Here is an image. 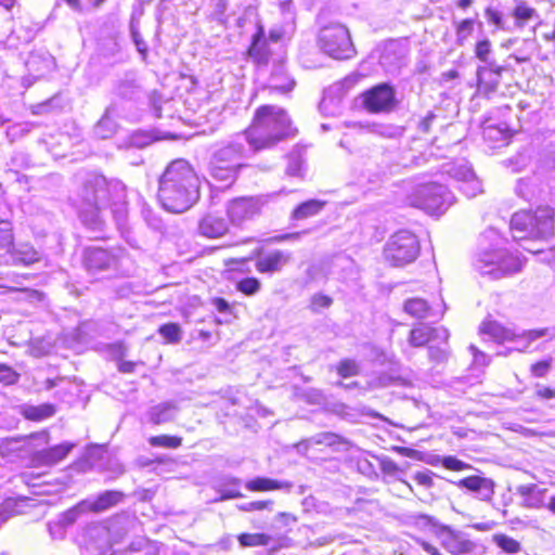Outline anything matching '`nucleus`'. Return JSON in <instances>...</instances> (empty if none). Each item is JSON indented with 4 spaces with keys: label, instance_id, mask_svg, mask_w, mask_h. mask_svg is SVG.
I'll return each mask as SVG.
<instances>
[{
    "label": "nucleus",
    "instance_id": "nucleus-1",
    "mask_svg": "<svg viewBox=\"0 0 555 555\" xmlns=\"http://www.w3.org/2000/svg\"><path fill=\"white\" fill-rule=\"evenodd\" d=\"M78 209L81 222L92 231H103L106 209L122 230L128 220L126 185L118 179H107L98 172L86 173L77 191Z\"/></svg>",
    "mask_w": 555,
    "mask_h": 555
},
{
    "label": "nucleus",
    "instance_id": "nucleus-2",
    "mask_svg": "<svg viewBox=\"0 0 555 555\" xmlns=\"http://www.w3.org/2000/svg\"><path fill=\"white\" fill-rule=\"evenodd\" d=\"M158 198L175 214L190 209L199 198V179L185 159L172 160L158 180Z\"/></svg>",
    "mask_w": 555,
    "mask_h": 555
},
{
    "label": "nucleus",
    "instance_id": "nucleus-3",
    "mask_svg": "<svg viewBox=\"0 0 555 555\" xmlns=\"http://www.w3.org/2000/svg\"><path fill=\"white\" fill-rule=\"evenodd\" d=\"M296 133L297 129L283 108L276 105H262L256 109L251 125L242 135L253 153H256L294 138Z\"/></svg>",
    "mask_w": 555,
    "mask_h": 555
},
{
    "label": "nucleus",
    "instance_id": "nucleus-4",
    "mask_svg": "<svg viewBox=\"0 0 555 555\" xmlns=\"http://www.w3.org/2000/svg\"><path fill=\"white\" fill-rule=\"evenodd\" d=\"M242 134L220 146L210 156L208 171L210 177L229 186L233 184L238 176L241 168L245 166V160L253 153L249 145Z\"/></svg>",
    "mask_w": 555,
    "mask_h": 555
},
{
    "label": "nucleus",
    "instance_id": "nucleus-5",
    "mask_svg": "<svg viewBox=\"0 0 555 555\" xmlns=\"http://www.w3.org/2000/svg\"><path fill=\"white\" fill-rule=\"evenodd\" d=\"M555 214L550 206H540L533 212L517 211L511 219V232L515 241H547L554 236Z\"/></svg>",
    "mask_w": 555,
    "mask_h": 555
},
{
    "label": "nucleus",
    "instance_id": "nucleus-6",
    "mask_svg": "<svg viewBox=\"0 0 555 555\" xmlns=\"http://www.w3.org/2000/svg\"><path fill=\"white\" fill-rule=\"evenodd\" d=\"M408 201L429 215H440L454 203V195L442 184L426 183L417 185Z\"/></svg>",
    "mask_w": 555,
    "mask_h": 555
},
{
    "label": "nucleus",
    "instance_id": "nucleus-7",
    "mask_svg": "<svg viewBox=\"0 0 555 555\" xmlns=\"http://www.w3.org/2000/svg\"><path fill=\"white\" fill-rule=\"evenodd\" d=\"M475 267L480 274L498 280L519 272L522 262L517 255L498 249L479 254Z\"/></svg>",
    "mask_w": 555,
    "mask_h": 555
},
{
    "label": "nucleus",
    "instance_id": "nucleus-8",
    "mask_svg": "<svg viewBox=\"0 0 555 555\" xmlns=\"http://www.w3.org/2000/svg\"><path fill=\"white\" fill-rule=\"evenodd\" d=\"M420 242L408 230L392 234L384 246V258L392 267H404L415 261L420 255Z\"/></svg>",
    "mask_w": 555,
    "mask_h": 555
},
{
    "label": "nucleus",
    "instance_id": "nucleus-9",
    "mask_svg": "<svg viewBox=\"0 0 555 555\" xmlns=\"http://www.w3.org/2000/svg\"><path fill=\"white\" fill-rule=\"evenodd\" d=\"M320 49L337 60L350 59L354 54L350 34L341 24H331L320 29L318 35Z\"/></svg>",
    "mask_w": 555,
    "mask_h": 555
},
{
    "label": "nucleus",
    "instance_id": "nucleus-10",
    "mask_svg": "<svg viewBox=\"0 0 555 555\" xmlns=\"http://www.w3.org/2000/svg\"><path fill=\"white\" fill-rule=\"evenodd\" d=\"M509 60H514L516 63H526L530 60V54H526L522 52L513 53L508 55L503 65H499L498 63H490L489 65L478 66L477 90L479 94L490 99L498 92V88L501 83L502 74L512 67Z\"/></svg>",
    "mask_w": 555,
    "mask_h": 555
},
{
    "label": "nucleus",
    "instance_id": "nucleus-11",
    "mask_svg": "<svg viewBox=\"0 0 555 555\" xmlns=\"http://www.w3.org/2000/svg\"><path fill=\"white\" fill-rule=\"evenodd\" d=\"M122 250L105 249L102 247H88L83 251V264L88 272L96 274L103 271L116 269Z\"/></svg>",
    "mask_w": 555,
    "mask_h": 555
},
{
    "label": "nucleus",
    "instance_id": "nucleus-12",
    "mask_svg": "<svg viewBox=\"0 0 555 555\" xmlns=\"http://www.w3.org/2000/svg\"><path fill=\"white\" fill-rule=\"evenodd\" d=\"M263 205L264 199L259 196L237 197L229 202L227 214L233 225L241 227L244 222L259 216Z\"/></svg>",
    "mask_w": 555,
    "mask_h": 555
},
{
    "label": "nucleus",
    "instance_id": "nucleus-13",
    "mask_svg": "<svg viewBox=\"0 0 555 555\" xmlns=\"http://www.w3.org/2000/svg\"><path fill=\"white\" fill-rule=\"evenodd\" d=\"M441 545L452 555H475L477 544L466 532L441 525L438 530Z\"/></svg>",
    "mask_w": 555,
    "mask_h": 555
},
{
    "label": "nucleus",
    "instance_id": "nucleus-14",
    "mask_svg": "<svg viewBox=\"0 0 555 555\" xmlns=\"http://www.w3.org/2000/svg\"><path fill=\"white\" fill-rule=\"evenodd\" d=\"M363 106L371 113L390 112L397 105L396 90L388 83H379L362 94Z\"/></svg>",
    "mask_w": 555,
    "mask_h": 555
},
{
    "label": "nucleus",
    "instance_id": "nucleus-15",
    "mask_svg": "<svg viewBox=\"0 0 555 555\" xmlns=\"http://www.w3.org/2000/svg\"><path fill=\"white\" fill-rule=\"evenodd\" d=\"M455 485L461 489L472 492L478 500L490 502L494 495L495 482L491 478L482 476H468Z\"/></svg>",
    "mask_w": 555,
    "mask_h": 555
},
{
    "label": "nucleus",
    "instance_id": "nucleus-16",
    "mask_svg": "<svg viewBox=\"0 0 555 555\" xmlns=\"http://www.w3.org/2000/svg\"><path fill=\"white\" fill-rule=\"evenodd\" d=\"M114 95L120 101L138 102L143 95V88L133 73H127L116 80Z\"/></svg>",
    "mask_w": 555,
    "mask_h": 555
},
{
    "label": "nucleus",
    "instance_id": "nucleus-17",
    "mask_svg": "<svg viewBox=\"0 0 555 555\" xmlns=\"http://www.w3.org/2000/svg\"><path fill=\"white\" fill-rule=\"evenodd\" d=\"M75 443L62 442L48 449L37 451L31 462L34 466H54L64 460L68 453L75 448Z\"/></svg>",
    "mask_w": 555,
    "mask_h": 555
},
{
    "label": "nucleus",
    "instance_id": "nucleus-18",
    "mask_svg": "<svg viewBox=\"0 0 555 555\" xmlns=\"http://www.w3.org/2000/svg\"><path fill=\"white\" fill-rule=\"evenodd\" d=\"M292 255L288 251L274 249L261 254L255 263V267L260 273L272 274L281 271L289 261Z\"/></svg>",
    "mask_w": 555,
    "mask_h": 555
},
{
    "label": "nucleus",
    "instance_id": "nucleus-19",
    "mask_svg": "<svg viewBox=\"0 0 555 555\" xmlns=\"http://www.w3.org/2000/svg\"><path fill=\"white\" fill-rule=\"evenodd\" d=\"M405 50L398 41L386 42L383 47L379 63L388 73H396L404 64Z\"/></svg>",
    "mask_w": 555,
    "mask_h": 555
},
{
    "label": "nucleus",
    "instance_id": "nucleus-20",
    "mask_svg": "<svg viewBox=\"0 0 555 555\" xmlns=\"http://www.w3.org/2000/svg\"><path fill=\"white\" fill-rule=\"evenodd\" d=\"M511 15L514 18V27L517 29L525 28L531 22H534L535 25H538L540 21L538 11L534 8L529 7L527 2L522 0L515 1V7L512 10Z\"/></svg>",
    "mask_w": 555,
    "mask_h": 555
},
{
    "label": "nucleus",
    "instance_id": "nucleus-21",
    "mask_svg": "<svg viewBox=\"0 0 555 555\" xmlns=\"http://www.w3.org/2000/svg\"><path fill=\"white\" fill-rule=\"evenodd\" d=\"M116 112L117 107L115 103H112L106 107L103 116L93 128V133L96 138L105 140L112 138L116 133L118 125L113 117Z\"/></svg>",
    "mask_w": 555,
    "mask_h": 555
},
{
    "label": "nucleus",
    "instance_id": "nucleus-22",
    "mask_svg": "<svg viewBox=\"0 0 555 555\" xmlns=\"http://www.w3.org/2000/svg\"><path fill=\"white\" fill-rule=\"evenodd\" d=\"M229 230L228 222L224 218L207 215L205 216L199 224L198 231L203 236L209 238H217L224 235Z\"/></svg>",
    "mask_w": 555,
    "mask_h": 555
},
{
    "label": "nucleus",
    "instance_id": "nucleus-23",
    "mask_svg": "<svg viewBox=\"0 0 555 555\" xmlns=\"http://www.w3.org/2000/svg\"><path fill=\"white\" fill-rule=\"evenodd\" d=\"M9 255L11 263L15 266H30L40 260L39 253L28 244L14 246Z\"/></svg>",
    "mask_w": 555,
    "mask_h": 555
},
{
    "label": "nucleus",
    "instance_id": "nucleus-24",
    "mask_svg": "<svg viewBox=\"0 0 555 555\" xmlns=\"http://www.w3.org/2000/svg\"><path fill=\"white\" fill-rule=\"evenodd\" d=\"M87 505V502H81L79 505L67 509L66 512L59 515L57 519L48 524V530L50 535H54L53 529L56 527L59 529L60 535H64V530L66 527L73 525L77 518L79 517L82 506Z\"/></svg>",
    "mask_w": 555,
    "mask_h": 555
},
{
    "label": "nucleus",
    "instance_id": "nucleus-25",
    "mask_svg": "<svg viewBox=\"0 0 555 555\" xmlns=\"http://www.w3.org/2000/svg\"><path fill=\"white\" fill-rule=\"evenodd\" d=\"M178 408L172 402H163L150 409L147 416L149 421L154 425H160L164 423L171 422Z\"/></svg>",
    "mask_w": 555,
    "mask_h": 555
},
{
    "label": "nucleus",
    "instance_id": "nucleus-26",
    "mask_svg": "<svg viewBox=\"0 0 555 555\" xmlns=\"http://www.w3.org/2000/svg\"><path fill=\"white\" fill-rule=\"evenodd\" d=\"M480 333L488 335L498 343L512 341L516 337V333L514 331L502 326L495 321L483 322L480 325Z\"/></svg>",
    "mask_w": 555,
    "mask_h": 555
},
{
    "label": "nucleus",
    "instance_id": "nucleus-27",
    "mask_svg": "<svg viewBox=\"0 0 555 555\" xmlns=\"http://www.w3.org/2000/svg\"><path fill=\"white\" fill-rule=\"evenodd\" d=\"M517 493L522 496V505L528 508H539L543 506L544 490L537 485H521L517 487Z\"/></svg>",
    "mask_w": 555,
    "mask_h": 555
},
{
    "label": "nucleus",
    "instance_id": "nucleus-28",
    "mask_svg": "<svg viewBox=\"0 0 555 555\" xmlns=\"http://www.w3.org/2000/svg\"><path fill=\"white\" fill-rule=\"evenodd\" d=\"M124 498V493L115 490H107L98 495L93 501H86L89 509L93 512H103L118 504Z\"/></svg>",
    "mask_w": 555,
    "mask_h": 555
},
{
    "label": "nucleus",
    "instance_id": "nucleus-29",
    "mask_svg": "<svg viewBox=\"0 0 555 555\" xmlns=\"http://www.w3.org/2000/svg\"><path fill=\"white\" fill-rule=\"evenodd\" d=\"M245 487L249 491H270L280 489L291 490L293 483L289 481H280L266 477H257L253 480L247 481Z\"/></svg>",
    "mask_w": 555,
    "mask_h": 555
},
{
    "label": "nucleus",
    "instance_id": "nucleus-30",
    "mask_svg": "<svg viewBox=\"0 0 555 555\" xmlns=\"http://www.w3.org/2000/svg\"><path fill=\"white\" fill-rule=\"evenodd\" d=\"M545 336H550V338H552L555 336V332L551 328L524 331L520 334H516V337L513 341L517 343L516 349L520 352H524L529 348L532 341Z\"/></svg>",
    "mask_w": 555,
    "mask_h": 555
},
{
    "label": "nucleus",
    "instance_id": "nucleus-31",
    "mask_svg": "<svg viewBox=\"0 0 555 555\" xmlns=\"http://www.w3.org/2000/svg\"><path fill=\"white\" fill-rule=\"evenodd\" d=\"M325 202L319 199H309L299 204L292 212V219L305 220L310 217L318 215L323 207Z\"/></svg>",
    "mask_w": 555,
    "mask_h": 555
},
{
    "label": "nucleus",
    "instance_id": "nucleus-32",
    "mask_svg": "<svg viewBox=\"0 0 555 555\" xmlns=\"http://www.w3.org/2000/svg\"><path fill=\"white\" fill-rule=\"evenodd\" d=\"M404 311L417 319H425L433 314L427 301L418 297L405 300Z\"/></svg>",
    "mask_w": 555,
    "mask_h": 555
},
{
    "label": "nucleus",
    "instance_id": "nucleus-33",
    "mask_svg": "<svg viewBox=\"0 0 555 555\" xmlns=\"http://www.w3.org/2000/svg\"><path fill=\"white\" fill-rule=\"evenodd\" d=\"M294 86L295 81L285 76L282 67H278L270 77L269 87L281 93L289 92Z\"/></svg>",
    "mask_w": 555,
    "mask_h": 555
},
{
    "label": "nucleus",
    "instance_id": "nucleus-34",
    "mask_svg": "<svg viewBox=\"0 0 555 555\" xmlns=\"http://www.w3.org/2000/svg\"><path fill=\"white\" fill-rule=\"evenodd\" d=\"M343 438L334 433H319L308 439L302 440L299 442L298 447H304L305 449H308L312 444H324L327 447L335 446L337 443H340Z\"/></svg>",
    "mask_w": 555,
    "mask_h": 555
},
{
    "label": "nucleus",
    "instance_id": "nucleus-35",
    "mask_svg": "<svg viewBox=\"0 0 555 555\" xmlns=\"http://www.w3.org/2000/svg\"><path fill=\"white\" fill-rule=\"evenodd\" d=\"M55 414V406L50 403L29 405L24 409V416L30 421H43Z\"/></svg>",
    "mask_w": 555,
    "mask_h": 555
},
{
    "label": "nucleus",
    "instance_id": "nucleus-36",
    "mask_svg": "<svg viewBox=\"0 0 555 555\" xmlns=\"http://www.w3.org/2000/svg\"><path fill=\"white\" fill-rule=\"evenodd\" d=\"M492 542L506 554H515L521 551L520 542L505 533L493 534Z\"/></svg>",
    "mask_w": 555,
    "mask_h": 555
},
{
    "label": "nucleus",
    "instance_id": "nucleus-37",
    "mask_svg": "<svg viewBox=\"0 0 555 555\" xmlns=\"http://www.w3.org/2000/svg\"><path fill=\"white\" fill-rule=\"evenodd\" d=\"M14 247V235L11 222L0 221V253L10 254Z\"/></svg>",
    "mask_w": 555,
    "mask_h": 555
},
{
    "label": "nucleus",
    "instance_id": "nucleus-38",
    "mask_svg": "<svg viewBox=\"0 0 555 555\" xmlns=\"http://www.w3.org/2000/svg\"><path fill=\"white\" fill-rule=\"evenodd\" d=\"M410 382L405 376L392 371L380 373L375 379L377 387L406 386Z\"/></svg>",
    "mask_w": 555,
    "mask_h": 555
},
{
    "label": "nucleus",
    "instance_id": "nucleus-39",
    "mask_svg": "<svg viewBox=\"0 0 555 555\" xmlns=\"http://www.w3.org/2000/svg\"><path fill=\"white\" fill-rule=\"evenodd\" d=\"M430 341V326L421 324L410 332L409 343L413 347H423Z\"/></svg>",
    "mask_w": 555,
    "mask_h": 555
},
{
    "label": "nucleus",
    "instance_id": "nucleus-40",
    "mask_svg": "<svg viewBox=\"0 0 555 555\" xmlns=\"http://www.w3.org/2000/svg\"><path fill=\"white\" fill-rule=\"evenodd\" d=\"M35 127L36 125L29 121L11 125L7 128V137L10 142H15L30 133Z\"/></svg>",
    "mask_w": 555,
    "mask_h": 555
},
{
    "label": "nucleus",
    "instance_id": "nucleus-41",
    "mask_svg": "<svg viewBox=\"0 0 555 555\" xmlns=\"http://www.w3.org/2000/svg\"><path fill=\"white\" fill-rule=\"evenodd\" d=\"M240 544L244 547L268 545L272 538L264 533H242L237 537Z\"/></svg>",
    "mask_w": 555,
    "mask_h": 555
},
{
    "label": "nucleus",
    "instance_id": "nucleus-42",
    "mask_svg": "<svg viewBox=\"0 0 555 555\" xmlns=\"http://www.w3.org/2000/svg\"><path fill=\"white\" fill-rule=\"evenodd\" d=\"M455 24V35H456V43L459 46H463L468 37L474 31L475 20L465 18L461 22H456Z\"/></svg>",
    "mask_w": 555,
    "mask_h": 555
},
{
    "label": "nucleus",
    "instance_id": "nucleus-43",
    "mask_svg": "<svg viewBox=\"0 0 555 555\" xmlns=\"http://www.w3.org/2000/svg\"><path fill=\"white\" fill-rule=\"evenodd\" d=\"M149 443L152 447L177 449L182 444V438L168 435L152 436L149 438Z\"/></svg>",
    "mask_w": 555,
    "mask_h": 555
},
{
    "label": "nucleus",
    "instance_id": "nucleus-44",
    "mask_svg": "<svg viewBox=\"0 0 555 555\" xmlns=\"http://www.w3.org/2000/svg\"><path fill=\"white\" fill-rule=\"evenodd\" d=\"M475 56L483 63V65H489L490 63H496L495 61L490 60V55L492 53V43L488 38H483L476 42L475 44Z\"/></svg>",
    "mask_w": 555,
    "mask_h": 555
},
{
    "label": "nucleus",
    "instance_id": "nucleus-45",
    "mask_svg": "<svg viewBox=\"0 0 555 555\" xmlns=\"http://www.w3.org/2000/svg\"><path fill=\"white\" fill-rule=\"evenodd\" d=\"M158 333L167 343L177 344L182 339V331L177 323H167L159 327Z\"/></svg>",
    "mask_w": 555,
    "mask_h": 555
},
{
    "label": "nucleus",
    "instance_id": "nucleus-46",
    "mask_svg": "<svg viewBox=\"0 0 555 555\" xmlns=\"http://www.w3.org/2000/svg\"><path fill=\"white\" fill-rule=\"evenodd\" d=\"M459 190L467 197H475L482 192L481 182L474 175L472 178L463 180L459 185Z\"/></svg>",
    "mask_w": 555,
    "mask_h": 555
},
{
    "label": "nucleus",
    "instance_id": "nucleus-47",
    "mask_svg": "<svg viewBox=\"0 0 555 555\" xmlns=\"http://www.w3.org/2000/svg\"><path fill=\"white\" fill-rule=\"evenodd\" d=\"M485 16L487 21L494 25V27L499 30H509L508 26L506 25V22L504 21L502 12L499 10L488 7L485 10Z\"/></svg>",
    "mask_w": 555,
    "mask_h": 555
},
{
    "label": "nucleus",
    "instance_id": "nucleus-48",
    "mask_svg": "<svg viewBox=\"0 0 555 555\" xmlns=\"http://www.w3.org/2000/svg\"><path fill=\"white\" fill-rule=\"evenodd\" d=\"M337 373L344 378L358 375L359 365L352 359H343L337 365Z\"/></svg>",
    "mask_w": 555,
    "mask_h": 555
},
{
    "label": "nucleus",
    "instance_id": "nucleus-49",
    "mask_svg": "<svg viewBox=\"0 0 555 555\" xmlns=\"http://www.w3.org/2000/svg\"><path fill=\"white\" fill-rule=\"evenodd\" d=\"M450 348L449 346H429L428 347V357L431 361L436 363H444L448 361L450 357Z\"/></svg>",
    "mask_w": 555,
    "mask_h": 555
},
{
    "label": "nucleus",
    "instance_id": "nucleus-50",
    "mask_svg": "<svg viewBox=\"0 0 555 555\" xmlns=\"http://www.w3.org/2000/svg\"><path fill=\"white\" fill-rule=\"evenodd\" d=\"M237 289L245 295H255L260 289V282L256 278H245L237 283Z\"/></svg>",
    "mask_w": 555,
    "mask_h": 555
},
{
    "label": "nucleus",
    "instance_id": "nucleus-51",
    "mask_svg": "<svg viewBox=\"0 0 555 555\" xmlns=\"http://www.w3.org/2000/svg\"><path fill=\"white\" fill-rule=\"evenodd\" d=\"M20 379V374L10 365L0 362V383L13 385Z\"/></svg>",
    "mask_w": 555,
    "mask_h": 555
},
{
    "label": "nucleus",
    "instance_id": "nucleus-52",
    "mask_svg": "<svg viewBox=\"0 0 555 555\" xmlns=\"http://www.w3.org/2000/svg\"><path fill=\"white\" fill-rule=\"evenodd\" d=\"M451 176L456 179L460 183L463 182V180H466L468 178H472L475 172L473 169L467 166L466 164H460L457 166H454L450 170Z\"/></svg>",
    "mask_w": 555,
    "mask_h": 555
},
{
    "label": "nucleus",
    "instance_id": "nucleus-53",
    "mask_svg": "<svg viewBox=\"0 0 555 555\" xmlns=\"http://www.w3.org/2000/svg\"><path fill=\"white\" fill-rule=\"evenodd\" d=\"M434 476H436L435 473L429 469H425L423 472H416L412 478L420 486L430 489L434 487Z\"/></svg>",
    "mask_w": 555,
    "mask_h": 555
},
{
    "label": "nucleus",
    "instance_id": "nucleus-54",
    "mask_svg": "<svg viewBox=\"0 0 555 555\" xmlns=\"http://www.w3.org/2000/svg\"><path fill=\"white\" fill-rule=\"evenodd\" d=\"M441 464L444 468L450 469V470H455V472H460V470L470 467L469 464L456 459L455 456H451V455L443 456L441 459Z\"/></svg>",
    "mask_w": 555,
    "mask_h": 555
},
{
    "label": "nucleus",
    "instance_id": "nucleus-55",
    "mask_svg": "<svg viewBox=\"0 0 555 555\" xmlns=\"http://www.w3.org/2000/svg\"><path fill=\"white\" fill-rule=\"evenodd\" d=\"M131 37L138 52L141 54L142 59L145 60L149 51L147 43L142 38L140 31L133 26H131Z\"/></svg>",
    "mask_w": 555,
    "mask_h": 555
},
{
    "label": "nucleus",
    "instance_id": "nucleus-56",
    "mask_svg": "<svg viewBox=\"0 0 555 555\" xmlns=\"http://www.w3.org/2000/svg\"><path fill=\"white\" fill-rule=\"evenodd\" d=\"M333 304V299L323 294H314L311 298L310 308L312 311L318 312L321 308H328Z\"/></svg>",
    "mask_w": 555,
    "mask_h": 555
},
{
    "label": "nucleus",
    "instance_id": "nucleus-57",
    "mask_svg": "<svg viewBox=\"0 0 555 555\" xmlns=\"http://www.w3.org/2000/svg\"><path fill=\"white\" fill-rule=\"evenodd\" d=\"M273 501H253L243 503L238 506L241 511L244 512H253V511H261V509H272Z\"/></svg>",
    "mask_w": 555,
    "mask_h": 555
},
{
    "label": "nucleus",
    "instance_id": "nucleus-58",
    "mask_svg": "<svg viewBox=\"0 0 555 555\" xmlns=\"http://www.w3.org/2000/svg\"><path fill=\"white\" fill-rule=\"evenodd\" d=\"M552 366V359L542 360L531 365V373L535 377H544L547 375Z\"/></svg>",
    "mask_w": 555,
    "mask_h": 555
},
{
    "label": "nucleus",
    "instance_id": "nucleus-59",
    "mask_svg": "<svg viewBox=\"0 0 555 555\" xmlns=\"http://www.w3.org/2000/svg\"><path fill=\"white\" fill-rule=\"evenodd\" d=\"M449 331L446 327H430V341H440L443 346H448Z\"/></svg>",
    "mask_w": 555,
    "mask_h": 555
},
{
    "label": "nucleus",
    "instance_id": "nucleus-60",
    "mask_svg": "<svg viewBox=\"0 0 555 555\" xmlns=\"http://www.w3.org/2000/svg\"><path fill=\"white\" fill-rule=\"evenodd\" d=\"M469 350L474 357V362L478 365H488L489 364V357L480 351L477 347L474 345L469 346Z\"/></svg>",
    "mask_w": 555,
    "mask_h": 555
},
{
    "label": "nucleus",
    "instance_id": "nucleus-61",
    "mask_svg": "<svg viewBox=\"0 0 555 555\" xmlns=\"http://www.w3.org/2000/svg\"><path fill=\"white\" fill-rule=\"evenodd\" d=\"M535 396L542 400H551L555 398V390L542 385H537Z\"/></svg>",
    "mask_w": 555,
    "mask_h": 555
},
{
    "label": "nucleus",
    "instance_id": "nucleus-62",
    "mask_svg": "<svg viewBox=\"0 0 555 555\" xmlns=\"http://www.w3.org/2000/svg\"><path fill=\"white\" fill-rule=\"evenodd\" d=\"M436 118L435 114L434 113H428L418 124V129L424 132V133H427L429 132L430 130V127H431V124L434 121V119Z\"/></svg>",
    "mask_w": 555,
    "mask_h": 555
},
{
    "label": "nucleus",
    "instance_id": "nucleus-63",
    "mask_svg": "<svg viewBox=\"0 0 555 555\" xmlns=\"http://www.w3.org/2000/svg\"><path fill=\"white\" fill-rule=\"evenodd\" d=\"M212 305L215 306V308H216L220 313H227V312H229V310H230V305H229V302H228L225 299L220 298V297L214 298V299H212Z\"/></svg>",
    "mask_w": 555,
    "mask_h": 555
},
{
    "label": "nucleus",
    "instance_id": "nucleus-64",
    "mask_svg": "<svg viewBox=\"0 0 555 555\" xmlns=\"http://www.w3.org/2000/svg\"><path fill=\"white\" fill-rule=\"evenodd\" d=\"M421 547L429 555H442L439 550L427 541L418 540Z\"/></svg>",
    "mask_w": 555,
    "mask_h": 555
}]
</instances>
